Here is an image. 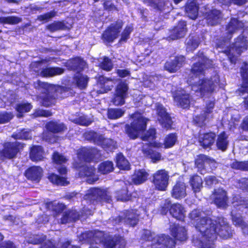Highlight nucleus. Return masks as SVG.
I'll list each match as a JSON object with an SVG mask.
<instances>
[{
    "instance_id": "f257e3e1",
    "label": "nucleus",
    "mask_w": 248,
    "mask_h": 248,
    "mask_svg": "<svg viewBox=\"0 0 248 248\" xmlns=\"http://www.w3.org/2000/svg\"><path fill=\"white\" fill-rule=\"evenodd\" d=\"M195 59H197L198 62L192 67L188 81L192 91L199 93L202 97H209L218 85V75L216 73L210 78L208 77L204 78L205 70L209 66L211 61L205 58L202 52L199 53Z\"/></svg>"
},
{
    "instance_id": "f03ea898",
    "label": "nucleus",
    "mask_w": 248,
    "mask_h": 248,
    "mask_svg": "<svg viewBox=\"0 0 248 248\" xmlns=\"http://www.w3.org/2000/svg\"><path fill=\"white\" fill-rule=\"evenodd\" d=\"M213 222L214 227H209L207 235L204 233L201 239L194 237L193 243L195 246L202 248H215L213 242L216 239L217 234L223 239L230 237L231 229L224 218L219 217L217 221L213 220Z\"/></svg>"
},
{
    "instance_id": "7ed1b4c3",
    "label": "nucleus",
    "mask_w": 248,
    "mask_h": 248,
    "mask_svg": "<svg viewBox=\"0 0 248 248\" xmlns=\"http://www.w3.org/2000/svg\"><path fill=\"white\" fill-rule=\"evenodd\" d=\"M98 152L95 148L83 147L78 151L77 157L78 160L76 161V167L80 168L79 174L81 177H87V182L89 183H93L98 180L97 175H95V169L91 166L81 165V163L84 162L89 161Z\"/></svg>"
},
{
    "instance_id": "20e7f679",
    "label": "nucleus",
    "mask_w": 248,
    "mask_h": 248,
    "mask_svg": "<svg viewBox=\"0 0 248 248\" xmlns=\"http://www.w3.org/2000/svg\"><path fill=\"white\" fill-rule=\"evenodd\" d=\"M189 217L196 229L200 232L199 239H201L204 233L207 235L209 227H214L213 220L205 216V213L201 212L200 209L193 210L189 214Z\"/></svg>"
},
{
    "instance_id": "39448f33",
    "label": "nucleus",
    "mask_w": 248,
    "mask_h": 248,
    "mask_svg": "<svg viewBox=\"0 0 248 248\" xmlns=\"http://www.w3.org/2000/svg\"><path fill=\"white\" fill-rule=\"evenodd\" d=\"M130 119L132 122L130 125H126L125 130L129 137L134 139L144 131L146 128L147 119L138 112L132 114Z\"/></svg>"
},
{
    "instance_id": "423d86ee",
    "label": "nucleus",
    "mask_w": 248,
    "mask_h": 248,
    "mask_svg": "<svg viewBox=\"0 0 248 248\" xmlns=\"http://www.w3.org/2000/svg\"><path fill=\"white\" fill-rule=\"evenodd\" d=\"M155 130L154 128H151L146 132L144 136L141 137L143 140L149 142V145L147 148L143 147V154L145 156L151 158L154 163L159 161L161 159V154L152 149V147L158 148L162 146L160 143L152 141L155 138Z\"/></svg>"
},
{
    "instance_id": "0eeeda50",
    "label": "nucleus",
    "mask_w": 248,
    "mask_h": 248,
    "mask_svg": "<svg viewBox=\"0 0 248 248\" xmlns=\"http://www.w3.org/2000/svg\"><path fill=\"white\" fill-rule=\"evenodd\" d=\"M248 41L243 35L239 36L235 42L227 49L225 53L232 63H235L237 57L248 48Z\"/></svg>"
},
{
    "instance_id": "6e6552de",
    "label": "nucleus",
    "mask_w": 248,
    "mask_h": 248,
    "mask_svg": "<svg viewBox=\"0 0 248 248\" xmlns=\"http://www.w3.org/2000/svg\"><path fill=\"white\" fill-rule=\"evenodd\" d=\"M34 86L35 88L41 90L42 92L44 91V93L46 94L45 96H40L38 98V100L43 106L47 107L55 104V97L49 94L53 87L52 85L47 83L37 80L34 82Z\"/></svg>"
},
{
    "instance_id": "1a4fd4ad",
    "label": "nucleus",
    "mask_w": 248,
    "mask_h": 248,
    "mask_svg": "<svg viewBox=\"0 0 248 248\" xmlns=\"http://www.w3.org/2000/svg\"><path fill=\"white\" fill-rule=\"evenodd\" d=\"M85 199L90 201H104L108 203L111 201L109 192L107 189L98 188H93L88 190Z\"/></svg>"
},
{
    "instance_id": "9d476101",
    "label": "nucleus",
    "mask_w": 248,
    "mask_h": 248,
    "mask_svg": "<svg viewBox=\"0 0 248 248\" xmlns=\"http://www.w3.org/2000/svg\"><path fill=\"white\" fill-rule=\"evenodd\" d=\"M169 175L164 170L156 171L153 175V183L155 187L161 191L166 190L168 186Z\"/></svg>"
},
{
    "instance_id": "9b49d317",
    "label": "nucleus",
    "mask_w": 248,
    "mask_h": 248,
    "mask_svg": "<svg viewBox=\"0 0 248 248\" xmlns=\"http://www.w3.org/2000/svg\"><path fill=\"white\" fill-rule=\"evenodd\" d=\"M16 157V142L8 141L2 144L0 149V161L4 162Z\"/></svg>"
},
{
    "instance_id": "f8f14e48",
    "label": "nucleus",
    "mask_w": 248,
    "mask_h": 248,
    "mask_svg": "<svg viewBox=\"0 0 248 248\" xmlns=\"http://www.w3.org/2000/svg\"><path fill=\"white\" fill-rule=\"evenodd\" d=\"M174 240L169 236L157 235L152 240V248H173L175 246Z\"/></svg>"
},
{
    "instance_id": "ddd939ff",
    "label": "nucleus",
    "mask_w": 248,
    "mask_h": 248,
    "mask_svg": "<svg viewBox=\"0 0 248 248\" xmlns=\"http://www.w3.org/2000/svg\"><path fill=\"white\" fill-rule=\"evenodd\" d=\"M122 26L123 22L121 20L118 21L115 24H112L103 33L102 37L104 40L108 42H112L118 37Z\"/></svg>"
},
{
    "instance_id": "4468645a",
    "label": "nucleus",
    "mask_w": 248,
    "mask_h": 248,
    "mask_svg": "<svg viewBox=\"0 0 248 248\" xmlns=\"http://www.w3.org/2000/svg\"><path fill=\"white\" fill-rule=\"evenodd\" d=\"M127 90V85L124 82H121L117 85L116 94L112 100L115 106H121L124 104Z\"/></svg>"
},
{
    "instance_id": "2eb2a0df",
    "label": "nucleus",
    "mask_w": 248,
    "mask_h": 248,
    "mask_svg": "<svg viewBox=\"0 0 248 248\" xmlns=\"http://www.w3.org/2000/svg\"><path fill=\"white\" fill-rule=\"evenodd\" d=\"M212 198L214 200L215 204L220 208H225L227 205L228 197L227 193L222 188L215 190L212 194Z\"/></svg>"
},
{
    "instance_id": "dca6fc26",
    "label": "nucleus",
    "mask_w": 248,
    "mask_h": 248,
    "mask_svg": "<svg viewBox=\"0 0 248 248\" xmlns=\"http://www.w3.org/2000/svg\"><path fill=\"white\" fill-rule=\"evenodd\" d=\"M156 111L158 115V120L163 127L166 128L170 127L172 121L170 117L167 113L165 108L162 105L157 104L156 106Z\"/></svg>"
},
{
    "instance_id": "f3484780",
    "label": "nucleus",
    "mask_w": 248,
    "mask_h": 248,
    "mask_svg": "<svg viewBox=\"0 0 248 248\" xmlns=\"http://www.w3.org/2000/svg\"><path fill=\"white\" fill-rule=\"evenodd\" d=\"M43 174V169L39 166L31 167L25 172V175L28 179L35 183H38L40 181Z\"/></svg>"
},
{
    "instance_id": "a211bd4d",
    "label": "nucleus",
    "mask_w": 248,
    "mask_h": 248,
    "mask_svg": "<svg viewBox=\"0 0 248 248\" xmlns=\"http://www.w3.org/2000/svg\"><path fill=\"white\" fill-rule=\"evenodd\" d=\"M174 101L177 105L186 108L189 107L190 103L188 94H186V91L183 90L177 91L173 94Z\"/></svg>"
},
{
    "instance_id": "6ab92c4d",
    "label": "nucleus",
    "mask_w": 248,
    "mask_h": 248,
    "mask_svg": "<svg viewBox=\"0 0 248 248\" xmlns=\"http://www.w3.org/2000/svg\"><path fill=\"white\" fill-rule=\"evenodd\" d=\"M103 244L105 248H123L125 242L121 237L109 236L105 239Z\"/></svg>"
},
{
    "instance_id": "aec40b11",
    "label": "nucleus",
    "mask_w": 248,
    "mask_h": 248,
    "mask_svg": "<svg viewBox=\"0 0 248 248\" xmlns=\"http://www.w3.org/2000/svg\"><path fill=\"white\" fill-rule=\"evenodd\" d=\"M214 106V103L212 101H210L209 103H207L206 110L204 111L203 113L201 116H196L194 118V121L195 123L200 126H202L206 120L212 117V110Z\"/></svg>"
},
{
    "instance_id": "412c9836",
    "label": "nucleus",
    "mask_w": 248,
    "mask_h": 248,
    "mask_svg": "<svg viewBox=\"0 0 248 248\" xmlns=\"http://www.w3.org/2000/svg\"><path fill=\"white\" fill-rule=\"evenodd\" d=\"M185 58L183 56L176 57L173 60L168 62L165 65V69L170 73L176 72L184 64Z\"/></svg>"
},
{
    "instance_id": "4be33fe9",
    "label": "nucleus",
    "mask_w": 248,
    "mask_h": 248,
    "mask_svg": "<svg viewBox=\"0 0 248 248\" xmlns=\"http://www.w3.org/2000/svg\"><path fill=\"white\" fill-rule=\"evenodd\" d=\"M186 22L180 21L177 26L172 30L169 37L172 40L183 37L186 34Z\"/></svg>"
},
{
    "instance_id": "5701e85b",
    "label": "nucleus",
    "mask_w": 248,
    "mask_h": 248,
    "mask_svg": "<svg viewBox=\"0 0 248 248\" xmlns=\"http://www.w3.org/2000/svg\"><path fill=\"white\" fill-rule=\"evenodd\" d=\"M172 196L176 199H181L186 195V186L184 182H177L173 186L172 192Z\"/></svg>"
},
{
    "instance_id": "b1692460",
    "label": "nucleus",
    "mask_w": 248,
    "mask_h": 248,
    "mask_svg": "<svg viewBox=\"0 0 248 248\" xmlns=\"http://www.w3.org/2000/svg\"><path fill=\"white\" fill-rule=\"evenodd\" d=\"M244 26L243 23L239 22L236 18H232L226 28L227 40H229L231 39L232 37V34L239 29L244 27Z\"/></svg>"
},
{
    "instance_id": "393cba45",
    "label": "nucleus",
    "mask_w": 248,
    "mask_h": 248,
    "mask_svg": "<svg viewBox=\"0 0 248 248\" xmlns=\"http://www.w3.org/2000/svg\"><path fill=\"white\" fill-rule=\"evenodd\" d=\"M171 235L176 238V239L184 241L187 239L186 231L183 227L179 226L177 225H174L170 228Z\"/></svg>"
},
{
    "instance_id": "a878e982",
    "label": "nucleus",
    "mask_w": 248,
    "mask_h": 248,
    "mask_svg": "<svg viewBox=\"0 0 248 248\" xmlns=\"http://www.w3.org/2000/svg\"><path fill=\"white\" fill-rule=\"evenodd\" d=\"M170 212L174 217L179 220L183 219L185 217V208L179 203L172 205L170 209Z\"/></svg>"
},
{
    "instance_id": "bb28decb",
    "label": "nucleus",
    "mask_w": 248,
    "mask_h": 248,
    "mask_svg": "<svg viewBox=\"0 0 248 248\" xmlns=\"http://www.w3.org/2000/svg\"><path fill=\"white\" fill-rule=\"evenodd\" d=\"M216 135L214 133H208L200 135L199 142L203 148L210 147L215 142Z\"/></svg>"
},
{
    "instance_id": "cd10ccee",
    "label": "nucleus",
    "mask_w": 248,
    "mask_h": 248,
    "mask_svg": "<svg viewBox=\"0 0 248 248\" xmlns=\"http://www.w3.org/2000/svg\"><path fill=\"white\" fill-rule=\"evenodd\" d=\"M210 164H215L214 161L203 155H199L195 160V165L201 173H203L204 168Z\"/></svg>"
},
{
    "instance_id": "c85d7f7f",
    "label": "nucleus",
    "mask_w": 248,
    "mask_h": 248,
    "mask_svg": "<svg viewBox=\"0 0 248 248\" xmlns=\"http://www.w3.org/2000/svg\"><path fill=\"white\" fill-rule=\"evenodd\" d=\"M149 176V174L145 170L140 169L136 170L132 176V181L136 185L141 184L145 182Z\"/></svg>"
},
{
    "instance_id": "c756f323",
    "label": "nucleus",
    "mask_w": 248,
    "mask_h": 248,
    "mask_svg": "<svg viewBox=\"0 0 248 248\" xmlns=\"http://www.w3.org/2000/svg\"><path fill=\"white\" fill-rule=\"evenodd\" d=\"M137 212L133 210L126 211L124 217H122L124 222L131 226L136 225L138 221L139 216Z\"/></svg>"
},
{
    "instance_id": "7c9ffc66",
    "label": "nucleus",
    "mask_w": 248,
    "mask_h": 248,
    "mask_svg": "<svg viewBox=\"0 0 248 248\" xmlns=\"http://www.w3.org/2000/svg\"><path fill=\"white\" fill-rule=\"evenodd\" d=\"M241 74L243 83L240 91L242 93H248V65L244 62L241 68Z\"/></svg>"
},
{
    "instance_id": "2f4dec72",
    "label": "nucleus",
    "mask_w": 248,
    "mask_h": 248,
    "mask_svg": "<svg viewBox=\"0 0 248 248\" xmlns=\"http://www.w3.org/2000/svg\"><path fill=\"white\" fill-rule=\"evenodd\" d=\"M44 151L40 146H33L31 151L30 157L33 161L42 160L44 158Z\"/></svg>"
},
{
    "instance_id": "473e14b6",
    "label": "nucleus",
    "mask_w": 248,
    "mask_h": 248,
    "mask_svg": "<svg viewBox=\"0 0 248 248\" xmlns=\"http://www.w3.org/2000/svg\"><path fill=\"white\" fill-rule=\"evenodd\" d=\"M198 9L196 2L193 0L188 2L186 6V11L189 18L195 19L198 16Z\"/></svg>"
},
{
    "instance_id": "72a5a7b5",
    "label": "nucleus",
    "mask_w": 248,
    "mask_h": 248,
    "mask_svg": "<svg viewBox=\"0 0 248 248\" xmlns=\"http://www.w3.org/2000/svg\"><path fill=\"white\" fill-rule=\"evenodd\" d=\"M98 86L103 89L102 91H100V93H104L110 91L113 87L111 80L103 76H100L99 77Z\"/></svg>"
},
{
    "instance_id": "f704fd0d",
    "label": "nucleus",
    "mask_w": 248,
    "mask_h": 248,
    "mask_svg": "<svg viewBox=\"0 0 248 248\" xmlns=\"http://www.w3.org/2000/svg\"><path fill=\"white\" fill-rule=\"evenodd\" d=\"M97 144L101 145L107 151H112L116 148V143L114 140L110 139H106L103 136Z\"/></svg>"
},
{
    "instance_id": "c9c22d12",
    "label": "nucleus",
    "mask_w": 248,
    "mask_h": 248,
    "mask_svg": "<svg viewBox=\"0 0 248 248\" xmlns=\"http://www.w3.org/2000/svg\"><path fill=\"white\" fill-rule=\"evenodd\" d=\"M46 129L53 133L61 132L66 129V127L62 123L50 122L46 125Z\"/></svg>"
},
{
    "instance_id": "e433bc0d",
    "label": "nucleus",
    "mask_w": 248,
    "mask_h": 248,
    "mask_svg": "<svg viewBox=\"0 0 248 248\" xmlns=\"http://www.w3.org/2000/svg\"><path fill=\"white\" fill-rule=\"evenodd\" d=\"M64 70L59 67L47 68L42 70L40 75L42 77H52L62 74Z\"/></svg>"
},
{
    "instance_id": "4c0bfd02",
    "label": "nucleus",
    "mask_w": 248,
    "mask_h": 248,
    "mask_svg": "<svg viewBox=\"0 0 248 248\" xmlns=\"http://www.w3.org/2000/svg\"><path fill=\"white\" fill-rule=\"evenodd\" d=\"M113 163L112 161H106L100 163L98 167V170L102 174H107L113 171Z\"/></svg>"
},
{
    "instance_id": "58836bf2",
    "label": "nucleus",
    "mask_w": 248,
    "mask_h": 248,
    "mask_svg": "<svg viewBox=\"0 0 248 248\" xmlns=\"http://www.w3.org/2000/svg\"><path fill=\"white\" fill-rule=\"evenodd\" d=\"M117 166L121 170H128L130 169V165L122 154L117 155L116 158Z\"/></svg>"
},
{
    "instance_id": "ea45409f",
    "label": "nucleus",
    "mask_w": 248,
    "mask_h": 248,
    "mask_svg": "<svg viewBox=\"0 0 248 248\" xmlns=\"http://www.w3.org/2000/svg\"><path fill=\"white\" fill-rule=\"evenodd\" d=\"M48 179L52 183L61 186L67 185L69 182L64 177H60L57 174L51 173L48 176Z\"/></svg>"
},
{
    "instance_id": "a19ab883",
    "label": "nucleus",
    "mask_w": 248,
    "mask_h": 248,
    "mask_svg": "<svg viewBox=\"0 0 248 248\" xmlns=\"http://www.w3.org/2000/svg\"><path fill=\"white\" fill-rule=\"evenodd\" d=\"M190 185L194 192L199 191L202 187V180L199 176H193L190 179Z\"/></svg>"
},
{
    "instance_id": "79ce46f5",
    "label": "nucleus",
    "mask_w": 248,
    "mask_h": 248,
    "mask_svg": "<svg viewBox=\"0 0 248 248\" xmlns=\"http://www.w3.org/2000/svg\"><path fill=\"white\" fill-rule=\"evenodd\" d=\"M200 40L197 36H189L186 42V50L187 51H192L195 49L199 46Z\"/></svg>"
},
{
    "instance_id": "37998d69",
    "label": "nucleus",
    "mask_w": 248,
    "mask_h": 248,
    "mask_svg": "<svg viewBox=\"0 0 248 248\" xmlns=\"http://www.w3.org/2000/svg\"><path fill=\"white\" fill-rule=\"evenodd\" d=\"M74 82L76 83L78 88L83 89L85 88L87 85L88 78L85 75L78 73L74 78Z\"/></svg>"
},
{
    "instance_id": "c03bdc74",
    "label": "nucleus",
    "mask_w": 248,
    "mask_h": 248,
    "mask_svg": "<svg viewBox=\"0 0 248 248\" xmlns=\"http://www.w3.org/2000/svg\"><path fill=\"white\" fill-rule=\"evenodd\" d=\"M228 137L226 135L225 132L221 133L217 138V147L224 151L226 149L228 144V141L227 140Z\"/></svg>"
},
{
    "instance_id": "a18cd8bd",
    "label": "nucleus",
    "mask_w": 248,
    "mask_h": 248,
    "mask_svg": "<svg viewBox=\"0 0 248 248\" xmlns=\"http://www.w3.org/2000/svg\"><path fill=\"white\" fill-rule=\"evenodd\" d=\"M221 17V14L219 11L213 10L208 15V23L211 25H215L218 22Z\"/></svg>"
},
{
    "instance_id": "49530a36",
    "label": "nucleus",
    "mask_w": 248,
    "mask_h": 248,
    "mask_svg": "<svg viewBox=\"0 0 248 248\" xmlns=\"http://www.w3.org/2000/svg\"><path fill=\"white\" fill-rule=\"evenodd\" d=\"M32 108V106L30 103H22L16 106V117H22L23 113L29 111Z\"/></svg>"
},
{
    "instance_id": "de8ad7c7",
    "label": "nucleus",
    "mask_w": 248,
    "mask_h": 248,
    "mask_svg": "<svg viewBox=\"0 0 248 248\" xmlns=\"http://www.w3.org/2000/svg\"><path fill=\"white\" fill-rule=\"evenodd\" d=\"M125 111L121 108H110L108 111V118L110 119H116L122 117Z\"/></svg>"
},
{
    "instance_id": "09e8293b",
    "label": "nucleus",
    "mask_w": 248,
    "mask_h": 248,
    "mask_svg": "<svg viewBox=\"0 0 248 248\" xmlns=\"http://www.w3.org/2000/svg\"><path fill=\"white\" fill-rule=\"evenodd\" d=\"M177 139V136L175 134H170L167 135L164 141L165 148H169L172 147L175 144Z\"/></svg>"
},
{
    "instance_id": "8fccbe9b",
    "label": "nucleus",
    "mask_w": 248,
    "mask_h": 248,
    "mask_svg": "<svg viewBox=\"0 0 248 248\" xmlns=\"http://www.w3.org/2000/svg\"><path fill=\"white\" fill-rule=\"evenodd\" d=\"M232 221L235 225L241 227L244 234L248 235V226L243 221L241 217L233 216Z\"/></svg>"
},
{
    "instance_id": "3c124183",
    "label": "nucleus",
    "mask_w": 248,
    "mask_h": 248,
    "mask_svg": "<svg viewBox=\"0 0 248 248\" xmlns=\"http://www.w3.org/2000/svg\"><path fill=\"white\" fill-rule=\"evenodd\" d=\"M100 61V67L106 71H110L112 68V64L111 60L107 57L101 58Z\"/></svg>"
},
{
    "instance_id": "603ef678",
    "label": "nucleus",
    "mask_w": 248,
    "mask_h": 248,
    "mask_svg": "<svg viewBox=\"0 0 248 248\" xmlns=\"http://www.w3.org/2000/svg\"><path fill=\"white\" fill-rule=\"evenodd\" d=\"M14 117L12 112L6 111H0V124L8 123Z\"/></svg>"
},
{
    "instance_id": "864d4df0",
    "label": "nucleus",
    "mask_w": 248,
    "mask_h": 248,
    "mask_svg": "<svg viewBox=\"0 0 248 248\" xmlns=\"http://www.w3.org/2000/svg\"><path fill=\"white\" fill-rule=\"evenodd\" d=\"M84 136L88 140H93L96 144L102 139V135L97 134L93 131H89L84 134Z\"/></svg>"
},
{
    "instance_id": "5fc2aeb1",
    "label": "nucleus",
    "mask_w": 248,
    "mask_h": 248,
    "mask_svg": "<svg viewBox=\"0 0 248 248\" xmlns=\"http://www.w3.org/2000/svg\"><path fill=\"white\" fill-rule=\"evenodd\" d=\"M78 215L76 212H70L63 216L62 218L61 222L62 224H65L69 221L75 220L78 218Z\"/></svg>"
},
{
    "instance_id": "6e6d98bb",
    "label": "nucleus",
    "mask_w": 248,
    "mask_h": 248,
    "mask_svg": "<svg viewBox=\"0 0 248 248\" xmlns=\"http://www.w3.org/2000/svg\"><path fill=\"white\" fill-rule=\"evenodd\" d=\"M231 167L233 169L247 170H248V161H235L231 164Z\"/></svg>"
},
{
    "instance_id": "4d7b16f0",
    "label": "nucleus",
    "mask_w": 248,
    "mask_h": 248,
    "mask_svg": "<svg viewBox=\"0 0 248 248\" xmlns=\"http://www.w3.org/2000/svg\"><path fill=\"white\" fill-rule=\"evenodd\" d=\"M116 198L117 201H127L130 199L127 189H124L116 193Z\"/></svg>"
},
{
    "instance_id": "13d9d810",
    "label": "nucleus",
    "mask_w": 248,
    "mask_h": 248,
    "mask_svg": "<svg viewBox=\"0 0 248 248\" xmlns=\"http://www.w3.org/2000/svg\"><path fill=\"white\" fill-rule=\"evenodd\" d=\"M55 15L56 12L54 11H52L45 14L39 16L37 17V19L43 23H45L50 20L52 17L55 16Z\"/></svg>"
},
{
    "instance_id": "bf43d9fd",
    "label": "nucleus",
    "mask_w": 248,
    "mask_h": 248,
    "mask_svg": "<svg viewBox=\"0 0 248 248\" xmlns=\"http://www.w3.org/2000/svg\"><path fill=\"white\" fill-rule=\"evenodd\" d=\"M53 159L56 163L60 164L65 163L67 160L65 156L58 152H55L54 153Z\"/></svg>"
},
{
    "instance_id": "052dcab7",
    "label": "nucleus",
    "mask_w": 248,
    "mask_h": 248,
    "mask_svg": "<svg viewBox=\"0 0 248 248\" xmlns=\"http://www.w3.org/2000/svg\"><path fill=\"white\" fill-rule=\"evenodd\" d=\"M52 115V112L49 110H43L42 109H36L33 115L34 117H49Z\"/></svg>"
},
{
    "instance_id": "680f3d73",
    "label": "nucleus",
    "mask_w": 248,
    "mask_h": 248,
    "mask_svg": "<svg viewBox=\"0 0 248 248\" xmlns=\"http://www.w3.org/2000/svg\"><path fill=\"white\" fill-rule=\"evenodd\" d=\"M64 25L61 22H54L48 25L47 28L51 31H54L58 30H61L63 28Z\"/></svg>"
},
{
    "instance_id": "e2e57ef3",
    "label": "nucleus",
    "mask_w": 248,
    "mask_h": 248,
    "mask_svg": "<svg viewBox=\"0 0 248 248\" xmlns=\"http://www.w3.org/2000/svg\"><path fill=\"white\" fill-rule=\"evenodd\" d=\"M0 23L3 24H16V16H0Z\"/></svg>"
},
{
    "instance_id": "0e129e2a",
    "label": "nucleus",
    "mask_w": 248,
    "mask_h": 248,
    "mask_svg": "<svg viewBox=\"0 0 248 248\" xmlns=\"http://www.w3.org/2000/svg\"><path fill=\"white\" fill-rule=\"evenodd\" d=\"M75 67L78 69H82L86 65V62L79 58H76L73 61Z\"/></svg>"
},
{
    "instance_id": "69168bd1",
    "label": "nucleus",
    "mask_w": 248,
    "mask_h": 248,
    "mask_svg": "<svg viewBox=\"0 0 248 248\" xmlns=\"http://www.w3.org/2000/svg\"><path fill=\"white\" fill-rule=\"evenodd\" d=\"M132 30L133 28L132 26H127L122 33L121 41H125L128 39L129 35Z\"/></svg>"
},
{
    "instance_id": "338daca9",
    "label": "nucleus",
    "mask_w": 248,
    "mask_h": 248,
    "mask_svg": "<svg viewBox=\"0 0 248 248\" xmlns=\"http://www.w3.org/2000/svg\"><path fill=\"white\" fill-rule=\"evenodd\" d=\"M51 204L52 209L58 213L62 211L65 208L63 204L60 203L56 201L52 202Z\"/></svg>"
},
{
    "instance_id": "774afa93",
    "label": "nucleus",
    "mask_w": 248,
    "mask_h": 248,
    "mask_svg": "<svg viewBox=\"0 0 248 248\" xmlns=\"http://www.w3.org/2000/svg\"><path fill=\"white\" fill-rule=\"evenodd\" d=\"M205 182V184L209 186H212L218 183L216 177L214 176H208L206 177Z\"/></svg>"
}]
</instances>
